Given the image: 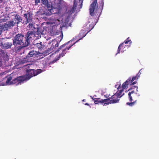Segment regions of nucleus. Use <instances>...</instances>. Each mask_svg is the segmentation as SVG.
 Returning a JSON list of instances; mask_svg holds the SVG:
<instances>
[{"label":"nucleus","mask_w":159,"mask_h":159,"mask_svg":"<svg viewBox=\"0 0 159 159\" xmlns=\"http://www.w3.org/2000/svg\"><path fill=\"white\" fill-rule=\"evenodd\" d=\"M10 19V20L3 25L6 30L11 29L16 25H18L22 21V17L16 12H13L9 14H5L0 17L1 22H5Z\"/></svg>","instance_id":"1"},{"label":"nucleus","mask_w":159,"mask_h":159,"mask_svg":"<svg viewBox=\"0 0 159 159\" xmlns=\"http://www.w3.org/2000/svg\"><path fill=\"white\" fill-rule=\"evenodd\" d=\"M41 5L44 7L45 10L44 11L43 14L46 16H50L53 13V9L60 10L61 8V4L60 2L56 4L53 7L52 4L48 0H41Z\"/></svg>","instance_id":"2"},{"label":"nucleus","mask_w":159,"mask_h":159,"mask_svg":"<svg viewBox=\"0 0 159 159\" xmlns=\"http://www.w3.org/2000/svg\"><path fill=\"white\" fill-rule=\"evenodd\" d=\"M83 0H74L73 5L70 9V20L72 22L76 16L77 13L82 8Z\"/></svg>","instance_id":"3"},{"label":"nucleus","mask_w":159,"mask_h":159,"mask_svg":"<svg viewBox=\"0 0 159 159\" xmlns=\"http://www.w3.org/2000/svg\"><path fill=\"white\" fill-rule=\"evenodd\" d=\"M60 38V40H58L59 42L56 39H54L52 40V46L47 51L48 52H46L47 53L46 54V55L52 52H55L54 53L59 52V51L62 48L65 47V46L70 42V41L68 42L67 43L61 46L58 49H57V47L58 46L60 42L63 39V35L61 36V35L60 37H58V39H59ZM57 38V39L58 38Z\"/></svg>","instance_id":"4"},{"label":"nucleus","mask_w":159,"mask_h":159,"mask_svg":"<svg viewBox=\"0 0 159 159\" xmlns=\"http://www.w3.org/2000/svg\"><path fill=\"white\" fill-rule=\"evenodd\" d=\"M32 14L30 12H27L24 14L23 15L24 17L26 19V20H23V22H21L24 25H27L29 23V25L27 26L28 30V31H32L35 32L36 31V29L35 27V23L33 22Z\"/></svg>","instance_id":"5"},{"label":"nucleus","mask_w":159,"mask_h":159,"mask_svg":"<svg viewBox=\"0 0 159 159\" xmlns=\"http://www.w3.org/2000/svg\"><path fill=\"white\" fill-rule=\"evenodd\" d=\"M25 39L24 35L22 34H18L15 36L13 39V44L15 47L18 46L21 49L22 47H25L28 46H25Z\"/></svg>","instance_id":"6"},{"label":"nucleus","mask_w":159,"mask_h":159,"mask_svg":"<svg viewBox=\"0 0 159 159\" xmlns=\"http://www.w3.org/2000/svg\"><path fill=\"white\" fill-rule=\"evenodd\" d=\"M42 72L43 70L41 69H38L36 70L30 69L26 70V75L24 76L26 80H28L32 77L36 76Z\"/></svg>","instance_id":"7"},{"label":"nucleus","mask_w":159,"mask_h":159,"mask_svg":"<svg viewBox=\"0 0 159 159\" xmlns=\"http://www.w3.org/2000/svg\"><path fill=\"white\" fill-rule=\"evenodd\" d=\"M86 28L84 27V30L81 31L80 32L79 34L77 36H76L75 38H73L72 40H70V43H72L71 45H70V48L71 47L75 44L76 42H78L79 40L82 39L83 37H84L87 33L89 32V31H87ZM71 44L70 43V44Z\"/></svg>","instance_id":"8"},{"label":"nucleus","mask_w":159,"mask_h":159,"mask_svg":"<svg viewBox=\"0 0 159 159\" xmlns=\"http://www.w3.org/2000/svg\"><path fill=\"white\" fill-rule=\"evenodd\" d=\"M34 32L28 31L27 34L25 35V46H28L30 43L31 41L33 39H34L35 36H36V34Z\"/></svg>","instance_id":"9"},{"label":"nucleus","mask_w":159,"mask_h":159,"mask_svg":"<svg viewBox=\"0 0 159 159\" xmlns=\"http://www.w3.org/2000/svg\"><path fill=\"white\" fill-rule=\"evenodd\" d=\"M97 0H94L90 6L89 11L90 15L92 16H96L95 14L94 10L96 8H98V5L97 4Z\"/></svg>","instance_id":"10"},{"label":"nucleus","mask_w":159,"mask_h":159,"mask_svg":"<svg viewBox=\"0 0 159 159\" xmlns=\"http://www.w3.org/2000/svg\"><path fill=\"white\" fill-rule=\"evenodd\" d=\"M135 89V91L134 90H132L131 92H129L128 93L129 100L131 102L133 100L132 97L134 98L136 95L138 96H139V95L137 94V92H138V87L137 86H133L132 87L131 89L132 90Z\"/></svg>","instance_id":"11"},{"label":"nucleus","mask_w":159,"mask_h":159,"mask_svg":"<svg viewBox=\"0 0 159 159\" xmlns=\"http://www.w3.org/2000/svg\"><path fill=\"white\" fill-rule=\"evenodd\" d=\"M26 80L24 75L20 76L15 78L11 82V84H15L17 85L19 84L23 83L24 81Z\"/></svg>","instance_id":"12"},{"label":"nucleus","mask_w":159,"mask_h":159,"mask_svg":"<svg viewBox=\"0 0 159 159\" xmlns=\"http://www.w3.org/2000/svg\"><path fill=\"white\" fill-rule=\"evenodd\" d=\"M62 49V52L60 54L59 56L57 57V58H55V59L57 58L56 60V61L59 60L61 58V57H63L64 56L65 54H66L70 49V46H66V45L65 46V47L62 48L61 49Z\"/></svg>","instance_id":"13"},{"label":"nucleus","mask_w":159,"mask_h":159,"mask_svg":"<svg viewBox=\"0 0 159 159\" xmlns=\"http://www.w3.org/2000/svg\"><path fill=\"white\" fill-rule=\"evenodd\" d=\"M142 70V69H141L138 72V73L137 74V75L135 76H133L132 78L131 77H129V78L130 79V82L131 83V84L134 85L135 84H136L137 83L136 81H134V82H132L134 80H137L139 77L140 76V75L141 73V71Z\"/></svg>","instance_id":"14"},{"label":"nucleus","mask_w":159,"mask_h":159,"mask_svg":"<svg viewBox=\"0 0 159 159\" xmlns=\"http://www.w3.org/2000/svg\"><path fill=\"white\" fill-rule=\"evenodd\" d=\"M129 43L130 44H131L132 43V42L131 40L129 39V37L127 38L123 43L120 45L118 48L117 52L116 54V55L117 54L120 53V50L122 49V48H123V45L124 44V43H125V44H127Z\"/></svg>","instance_id":"15"},{"label":"nucleus","mask_w":159,"mask_h":159,"mask_svg":"<svg viewBox=\"0 0 159 159\" xmlns=\"http://www.w3.org/2000/svg\"><path fill=\"white\" fill-rule=\"evenodd\" d=\"M110 98H111V102L112 101L114 102V103H112V104L118 102L120 100L119 99L120 98L119 97V96H118L117 94H116V93Z\"/></svg>","instance_id":"16"},{"label":"nucleus","mask_w":159,"mask_h":159,"mask_svg":"<svg viewBox=\"0 0 159 159\" xmlns=\"http://www.w3.org/2000/svg\"><path fill=\"white\" fill-rule=\"evenodd\" d=\"M44 31L42 29V27H38L36 29V31H35V33L36 34V35H38L37 36L38 37L39 36L41 37V35L43 34V32Z\"/></svg>","instance_id":"17"},{"label":"nucleus","mask_w":159,"mask_h":159,"mask_svg":"<svg viewBox=\"0 0 159 159\" xmlns=\"http://www.w3.org/2000/svg\"><path fill=\"white\" fill-rule=\"evenodd\" d=\"M13 43L11 42H6L1 45L2 48L5 49L11 48L13 45Z\"/></svg>","instance_id":"18"},{"label":"nucleus","mask_w":159,"mask_h":159,"mask_svg":"<svg viewBox=\"0 0 159 159\" xmlns=\"http://www.w3.org/2000/svg\"><path fill=\"white\" fill-rule=\"evenodd\" d=\"M94 25V23H91L90 24H89L88 23L86 24L84 26V27L86 28L87 31H89V32L93 28Z\"/></svg>","instance_id":"19"},{"label":"nucleus","mask_w":159,"mask_h":159,"mask_svg":"<svg viewBox=\"0 0 159 159\" xmlns=\"http://www.w3.org/2000/svg\"><path fill=\"white\" fill-rule=\"evenodd\" d=\"M130 79L128 78L125 82L122 85V87H121L122 89H123V90H124L125 89H126L128 87V85L130 83H131L130 82Z\"/></svg>","instance_id":"20"},{"label":"nucleus","mask_w":159,"mask_h":159,"mask_svg":"<svg viewBox=\"0 0 159 159\" xmlns=\"http://www.w3.org/2000/svg\"><path fill=\"white\" fill-rule=\"evenodd\" d=\"M39 54V52L34 50L30 51L27 56L29 58L30 57H33Z\"/></svg>","instance_id":"21"},{"label":"nucleus","mask_w":159,"mask_h":159,"mask_svg":"<svg viewBox=\"0 0 159 159\" xmlns=\"http://www.w3.org/2000/svg\"><path fill=\"white\" fill-rule=\"evenodd\" d=\"M121 89V87L120 86V85L117 88V89H118V91L116 93V94H117L118 96H119V97L120 98H121L124 94V93H123L122 94V93L124 91V90L122 89L120 90L119 89Z\"/></svg>","instance_id":"22"},{"label":"nucleus","mask_w":159,"mask_h":159,"mask_svg":"<svg viewBox=\"0 0 159 159\" xmlns=\"http://www.w3.org/2000/svg\"><path fill=\"white\" fill-rule=\"evenodd\" d=\"M102 102V103H104V105H108L114 103V102L113 101L111 102V98H109L107 99H103Z\"/></svg>","instance_id":"23"},{"label":"nucleus","mask_w":159,"mask_h":159,"mask_svg":"<svg viewBox=\"0 0 159 159\" xmlns=\"http://www.w3.org/2000/svg\"><path fill=\"white\" fill-rule=\"evenodd\" d=\"M7 2L5 0H0V6L2 7H5L7 5Z\"/></svg>","instance_id":"24"},{"label":"nucleus","mask_w":159,"mask_h":159,"mask_svg":"<svg viewBox=\"0 0 159 159\" xmlns=\"http://www.w3.org/2000/svg\"><path fill=\"white\" fill-rule=\"evenodd\" d=\"M29 61V58L26 56V57L23 58L22 60H20V64H24Z\"/></svg>","instance_id":"25"},{"label":"nucleus","mask_w":159,"mask_h":159,"mask_svg":"<svg viewBox=\"0 0 159 159\" xmlns=\"http://www.w3.org/2000/svg\"><path fill=\"white\" fill-rule=\"evenodd\" d=\"M34 46L35 47L41 50L43 47L42 43L40 42V43H37L34 44Z\"/></svg>","instance_id":"26"},{"label":"nucleus","mask_w":159,"mask_h":159,"mask_svg":"<svg viewBox=\"0 0 159 159\" xmlns=\"http://www.w3.org/2000/svg\"><path fill=\"white\" fill-rule=\"evenodd\" d=\"M12 80V77L11 76L7 78V79L6 81V83L8 84H11V80Z\"/></svg>","instance_id":"27"},{"label":"nucleus","mask_w":159,"mask_h":159,"mask_svg":"<svg viewBox=\"0 0 159 159\" xmlns=\"http://www.w3.org/2000/svg\"><path fill=\"white\" fill-rule=\"evenodd\" d=\"M136 102V101L135 100V101H134V102H127L126 103V104L128 105H129V106H134L135 103Z\"/></svg>","instance_id":"28"},{"label":"nucleus","mask_w":159,"mask_h":159,"mask_svg":"<svg viewBox=\"0 0 159 159\" xmlns=\"http://www.w3.org/2000/svg\"><path fill=\"white\" fill-rule=\"evenodd\" d=\"M4 28H5L4 25L0 24V35L2 34V30Z\"/></svg>","instance_id":"29"},{"label":"nucleus","mask_w":159,"mask_h":159,"mask_svg":"<svg viewBox=\"0 0 159 159\" xmlns=\"http://www.w3.org/2000/svg\"><path fill=\"white\" fill-rule=\"evenodd\" d=\"M98 100L99 103H102V100H103L102 99H101L100 98H98Z\"/></svg>","instance_id":"30"},{"label":"nucleus","mask_w":159,"mask_h":159,"mask_svg":"<svg viewBox=\"0 0 159 159\" xmlns=\"http://www.w3.org/2000/svg\"><path fill=\"white\" fill-rule=\"evenodd\" d=\"M35 5H37L38 3L40 2V0H35Z\"/></svg>","instance_id":"31"},{"label":"nucleus","mask_w":159,"mask_h":159,"mask_svg":"<svg viewBox=\"0 0 159 159\" xmlns=\"http://www.w3.org/2000/svg\"><path fill=\"white\" fill-rule=\"evenodd\" d=\"M94 103L95 104H98L99 103L98 102V99L94 101Z\"/></svg>","instance_id":"32"},{"label":"nucleus","mask_w":159,"mask_h":159,"mask_svg":"<svg viewBox=\"0 0 159 159\" xmlns=\"http://www.w3.org/2000/svg\"><path fill=\"white\" fill-rule=\"evenodd\" d=\"M69 17V14L68 15V16L67 17V18L66 19V22H67L68 21H69V20H67L68 19V17Z\"/></svg>","instance_id":"33"},{"label":"nucleus","mask_w":159,"mask_h":159,"mask_svg":"<svg viewBox=\"0 0 159 159\" xmlns=\"http://www.w3.org/2000/svg\"><path fill=\"white\" fill-rule=\"evenodd\" d=\"M4 51H3L1 49V48H0V52L1 53H3V52H4Z\"/></svg>","instance_id":"34"},{"label":"nucleus","mask_w":159,"mask_h":159,"mask_svg":"<svg viewBox=\"0 0 159 159\" xmlns=\"http://www.w3.org/2000/svg\"><path fill=\"white\" fill-rule=\"evenodd\" d=\"M92 99L94 101H96V100H97V99H98V98H92Z\"/></svg>","instance_id":"35"},{"label":"nucleus","mask_w":159,"mask_h":159,"mask_svg":"<svg viewBox=\"0 0 159 159\" xmlns=\"http://www.w3.org/2000/svg\"><path fill=\"white\" fill-rule=\"evenodd\" d=\"M2 65V62L1 61H0V67H1Z\"/></svg>","instance_id":"36"},{"label":"nucleus","mask_w":159,"mask_h":159,"mask_svg":"<svg viewBox=\"0 0 159 159\" xmlns=\"http://www.w3.org/2000/svg\"><path fill=\"white\" fill-rule=\"evenodd\" d=\"M101 3L102 4V5H103V0H102Z\"/></svg>","instance_id":"37"},{"label":"nucleus","mask_w":159,"mask_h":159,"mask_svg":"<svg viewBox=\"0 0 159 159\" xmlns=\"http://www.w3.org/2000/svg\"><path fill=\"white\" fill-rule=\"evenodd\" d=\"M85 105L89 106V104L88 103H86L85 104Z\"/></svg>","instance_id":"38"},{"label":"nucleus","mask_w":159,"mask_h":159,"mask_svg":"<svg viewBox=\"0 0 159 159\" xmlns=\"http://www.w3.org/2000/svg\"><path fill=\"white\" fill-rule=\"evenodd\" d=\"M124 51V50H122L121 51V52H123Z\"/></svg>","instance_id":"39"},{"label":"nucleus","mask_w":159,"mask_h":159,"mask_svg":"<svg viewBox=\"0 0 159 159\" xmlns=\"http://www.w3.org/2000/svg\"><path fill=\"white\" fill-rule=\"evenodd\" d=\"M70 27L71 26V23H70Z\"/></svg>","instance_id":"40"}]
</instances>
